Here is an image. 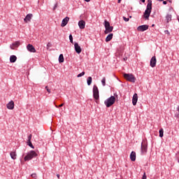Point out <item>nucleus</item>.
<instances>
[{
  "label": "nucleus",
  "instance_id": "f257e3e1",
  "mask_svg": "<svg viewBox=\"0 0 179 179\" xmlns=\"http://www.w3.org/2000/svg\"><path fill=\"white\" fill-rule=\"evenodd\" d=\"M150 13H152V1H150L148 4L146 9L144 12V17L145 19H149V16H150Z\"/></svg>",
  "mask_w": 179,
  "mask_h": 179
},
{
  "label": "nucleus",
  "instance_id": "f03ea898",
  "mask_svg": "<svg viewBox=\"0 0 179 179\" xmlns=\"http://www.w3.org/2000/svg\"><path fill=\"white\" fill-rule=\"evenodd\" d=\"M114 103H115V96H110L109 98L104 101V104L108 108L111 107Z\"/></svg>",
  "mask_w": 179,
  "mask_h": 179
},
{
  "label": "nucleus",
  "instance_id": "7ed1b4c3",
  "mask_svg": "<svg viewBox=\"0 0 179 179\" xmlns=\"http://www.w3.org/2000/svg\"><path fill=\"white\" fill-rule=\"evenodd\" d=\"M124 78H125L127 80H128L129 82H131L132 83H135V80H136L135 76H134L131 73H124Z\"/></svg>",
  "mask_w": 179,
  "mask_h": 179
},
{
  "label": "nucleus",
  "instance_id": "20e7f679",
  "mask_svg": "<svg viewBox=\"0 0 179 179\" xmlns=\"http://www.w3.org/2000/svg\"><path fill=\"white\" fill-rule=\"evenodd\" d=\"M93 97L95 100H99L100 99V96L99 95V88L97 85H94L93 87Z\"/></svg>",
  "mask_w": 179,
  "mask_h": 179
},
{
  "label": "nucleus",
  "instance_id": "39448f33",
  "mask_svg": "<svg viewBox=\"0 0 179 179\" xmlns=\"http://www.w3.org/2000/svg\"><path fill=\"white\" fill-rule=\"evenodd\" d=\"M148 152V145L141 143V155L145 156Z\"/></svg>",
  "mask_w": 179,
  "mask_h": 179
},
{
  "label": "nucleus",
  "instance_id": "423d86ee",
  "mask_svg": "<svg viewBox=\"0 0 179 179\" xmlns=\"http://www.w3.org/2000/svg\"><path fill=\"white\" fill-rule=\"evenodd\" d=\"M148 29H149V25L148 24L141 25L137 27L138 31H146Z\"/></svg>",
  "mask_w": 179,
  "mask_h": 179
},
{
  "label": "nucleus",
  "instance_id": "0eeeda50",
  "mask_svg": "<svg viewBox=\"0 0 179 179\" xmlns=\"http://www.w3.org/2000/svg\"><path fill=\"white\" fill-rule=\"evenodd\" d=\"M156 62H157V60L156 59V56H153L150 62V67L155 68V66H156Z\"/></svg>",
  "mask_w": 179,
  "mask_h": 179
},
{
  "label": "nucleus",
  "instance_id": "6e6552de",
  "mask_svg": "<svg viewBox=\"0 0 179 179\" xmlns=\"http://www.w3.org/2000/svg\"><path fill=\"white\" fill-rule=\"evenodd\" d=\"M74 48H75V51H76V52H77V54H80V52H82V48H80V45H79V43H75Z\"/></svg>",
  "mask_w": 179,
  "mask_h": 179
},
{
  "label": "nucleus",
  "instance_id": "1a4fd4ad",
  "mask_svg": "<svg viewBox=\"0 0 179 179\" xmlns=\"http://www.w3.org/2000/svg\"><path fill=\"white\" fill-rule=\"evenodd\" d=\"M6 107L8 110H13L15 108V102H13V101H10L7 103Z\"/></svg>",
  "mask_w": 179,
  "mask_h": 179
},
{
  "label": "nucleus",
  "instance_id": "9d476101",
  "mask_svg": "<svg viewBox=\"0 0 179 179\" xmlns=\"http://www.w3.org/2000/svg\"><path fill=\"white\" fill-rule=\"evenodd\" d=\"M27 50H28L29 52H36V48L31 44H28L27 45Z\"/></svg>",
  "mask_w": 179,
  "mask_h": 179
},
{
  "label": "nucleus",
  "instance_id": "9b49d317",
  "mask_svg": "<svg viewBox=\"0 0 179 179\" xmlns=\"http://www.w3.org/2000/svg\"><path fill=\"white\" fill-rule=\"evenodd\" d=\"M69 22V17H66L64 18L62 21V27H65L66 24H68V22Z\"/></svg>",
  "mask_w": 179,
  "mask_h": 179
},
{
  "label": "nucleus",
  "instance_id": "f8f14e48",
  "mask_svg": "<svg viewBox=\"0 0 179 179\" xmlns=\"http://www.w3.org/2000/svg\"><path fill=\"white\" fill-rule=\"evenodd\" d=\"M33 17V14H27L24 19V21L25 23H27L28 22H30L31 20V18Z\"/></svg>",
  "mask_w": 179,
  "mask_h": 179
},
{
  "label": "nucleus",
  "instance_id": "ddd939ff",
  "mask_svg": "<svg viewBox=\"0 0 179 179\" xmlns=\"http://www.w3.org/2000/svg\"><path fill=\"white\" fill-rule=\"evenodd\" d=\"M78 26H79V28L81 29H85L86 26V22H85L84 20H80L78 22Z\"/></svg>",
  "mask_w": 179,
  "mask_h": 179
},
{
  "label": "nucleus",
  "instance_id": "4468645a",
  "mask_svg": "<svg viewBox=\"0 0 179 179\" xmlns=\"http://www.w3.org/2000/svg\"><path fill=\"white\" fill-rule=\"evenodd\" d=\"M20 45V41H15V43H12L10 45V48L11 50H15V48H17Z\"/></svg>",
  "mask_w": 179,
  "mask_h": 179
},
{
  "label": "nucleus",
  "instance_id": "2eb2a0df",
  "mask_svg": "<svg viewBox=\"0 0 179 179\" xmlns=\"http://www.w3.org/2000/svg\"><path fill=\"white\" fill-rule=\"evenodd\" d=\"M136 103H138V94L135 93L133 95V98H132V104H133V106H135L136 104Z\"/></svg>",
  "mask_w": 179,
  "mask_h": 179
},
{
  "label": "nucleus",
  "instance_id": "dca6fc26",
  "mask_svg": "<svg viewBox=\"0 0 179 179\" xmlns=\"http://www.w3.org/2000/svg\"><path fill=\"white\" fill-rule=\"evenodd\" d=\"M105 34H108V33H111V31H113V30L114 29V27H106V28H105Z\"/></svg>",
  "mask_w": 179,
  "mask_h": 179
},
{
  "label": "nucleus",
  "instance_id": "f3484780",
  "mask_svg": "<svg viewBox=\"0 0 179 179\" xmlns=\"http://www.w3.org/2000/svg\"><path fill=\"white\" fill-rule=\"evenodd\" d=\"M38 156V151H31L29 152V157H37Z\"/></svg>",
  "mask_w": 179,
  "mask_h": 179
},
{
  "label": "nucleus",
  "instance_id": "a211bd4d",
  "mask_svg": "<svg viewBox=\"0 0 179 179\" xmlns=\"http://www.w3.org/2000/svg\"><path fill=\"white\" fill-rule=\"evenodd\" d=\"M16 59H17V57L15 55H11L10 57V62H11V64L16 62Z\"/></svg>",
  "mask_w": 179,
  "mask_h": 179
},
{
  "label": "nucleus",
  "instance_id": "6ab92c4d",
  "mask_svg": "<svg viewBox=\"0 0 179 179\" xmlns=\"http://www.w3.org/2000/svg\"><path fill=\"white\" fill-rule=\"evenodd\" d=\"M113 34H110L106 36V43H108V41H111V40H113Z\"/></svg>",
  "mask_w": 179,
  "mask_h": 179
},
{
  "label": "nucleus",
  "instance_id": "aec40b11",
  "mask_svg": "<svg viewBox=\"0 0 179 179\" xmlns=\"http://www.w3.org/2000/svg\"><path fill=\"white\" fill-rule=\"evenodd\" d=\"M173 16L171 14H167L166 15V20L167 23H169V22H171V19H172Z\"/></svg>",
  "mask_w": 179,
  "mask_h": 179
},
{
  "label": "nucleus",
  "instance_id": "412c9836",
  "mask_svg": "<svg viewBox=\"0 0 179 179\" xmlns=\"http://www.w3.org/2000/svg\"><path fill=\"white\" fill-rule=\"evenodd\" d=\"M31 157H24V159H21L20 162L21 164H23V163H24V162H29V160H31Z\"/></svg>",
  "mask_w": 179,
  "mask_h": 179
},
{
  "label": "nucleus",
  "instance_id": "4be33fe9",
  "mask_svg": "<svg viewBox=\"0 0 179 179\" xmlns=\"http://www.w3.org/2000/svg\"><path fill=\"white\" fill-rule=\"evenodd\" d=\"M64 61H65V59H64V55L61 54L59 56V64H62V62H64Z\"/></svg>",
  "mask_w": 179,
  "mask_h": 179
},
{
  "label": "nucleus",
  "instance_id": "5701e85b",
  "mask_svg": "<svg viewBox=\"0 0 179 179\" xmlns=\"http://www.w3.org/2000/svg\"><path fill=\"white\" fill-rule=\"evenodd\" d=\"M175 117L179 121V106L177 107V111L175 113Z\"/></svg>",
  "mask_w": 179,
  "mask_h": 179
},
{
  "label": "nucleus",
  "instance_id": "b1692460",
  "mask_svg": "<svg viewBox=\"0 0 179 179\" xmlns=\"http://www.w3.org/2000/svg\"><path fill=\"white\" fill-rule=\"evenodd\" d=\"M92 80H93V78H92V77L90 76L87 78V83L88 86H90V85H92Z\"/></svg>",
  "mask_w": 179,
  "mask_h": 179
},
{
  "label": "nucleus",
  "instance_id": "393cba45",
  "mask_svg": "<svg viewBox=\"0 0 179 179\" xmlns=\"http://www.w3.org/2000/svg\"><path fill=\"white\" fill-rule=\"evenodd\" d=\"M159 138H163L164 130L162 128L159 129Z\"/></svg>",
  "mask_w": 179,
  "mask_h": 179
},
{
  "label": "nucleus",
  "instance_id": "a878e982",
  "mask_svg": "<svg viewBox=\"0 0 179 179\" xmlns=\"http://www.w3.org/2000/svg\"><path fill=\"white\" fill-rule=\"evenodd\" d=\"M104 26H105V29L106 27H110V22L108 21H107V20H105L104 21Z\"/></svg>",
  "mask_w": 179,
  "mask_h": 179
},
{
  "label": "nucleus",
  "instance_id": "bb28decb",
  "mask_svg": "<svg viewBox=\"0 0 179 179\" xmlns=\"http://www.w3.org/2000/svg\"><path fill=\"white\" fill-rule=\"evenodd\" d=\"M130 157H136V152H135V151H132L130 154Z\"/></svg>",
  "mask_w": 179,
  "mask_h": 179
},
{
  "label": "nucleus",
  "instance_id": "cd10ccee",
  "mask_svg": "<svg viewBox=\"0 0 179 179\" xmlns=\"http://www.w3.org/2000/svg\"><path fill=\"white\" fill-rule=\"evenodd\" d=\"M101 84L103 86H106V77H103L101 80Z\"/></svg>",
  "mask_w": 179,
  "mask_h": 179
},
{
  "label": "nucleus",
  "instance_id": "c85d7f7f",
  "mask_svg": "<svg viewBox=\"0 0 179 179\" xmlns=\"http://www.w3.org/2000/svg\"><path fill=\"white\" fill-rule=\"evenodd\" d=\"M10 157H16V152H12L10 153Z\"/></svg>",
  "mask_w": 179,
  "mask_h": 179
},
{
  "label": "nucleus",
  "instance_id": "c756f323",
  "mask_svg": "<svg viewBox=\"0 0 179 179\" xmlns=\"http://www.w3.org/2000/svg\"><path fill=\"white\" fill-rule=\"evenodd\" d=\"M84 75H85V71H83L77 76V78H82V76H84Z\"/></svg>",
  "mask_w": 179,
  "mask_h": 179
},
{
  "label": "nucleus",
  "instance_id": "7c9ffc66",
  "mask_svg": "<svg viewBox=\"0 0 179 179\" xmlns=\"http://www.w3.org/2000/svg\"><path fill=\"white\" fill-rule=\"evenodd\" d=\"M27 144H28V145H29L30 148H31L32 149H34V146L31 143V141H28Z\"/></svg>",
  "mask_w": 179,
  "mask_h": 179
},
{
  "label": "nucleus",
  "instance_id": "2f4dec72",
  "mask_svg": "<svg viewBox=\"0 0 179 179\" xmlns=\"http://www.w3.org/2000/svg\"><path fill=\"white\" fill-rule=\"evenodd\" d=\"M69 40L70 43H73V36H72V34L69 35Z\"/></svg>",
  "mask_w": 179,
  "mask_h": 179
},
{
  "label": "nucleus",
  "instance_id": "473e14b6",
  "mask_svg": "<svg viewBox=\"0 0 179 179\" xmlns=\"http://www.w3.org/2000/svg\"><path fill=\"white\" fill-rule=\"evenodd\" d=\"M31 177H32V178L37 179V173H32Z\"/></svg>",
  "mask_w": 179,
  "mask_h": 179
},
{
  "label": "nucleus",
  "instance_id": "72a5a7b5",
  "mask_svg": "<svg viewBox=\"0 0 179 179\" xmlns=\"http://www.w3.org/2000/svg\"><path fill=\"white\" fill-rule=\"evenodd\" d=\"M31 137H32L31 134H29L28 136V141H27V142H31Z\"/></svg>",
  "mask_w": 179,
  "mask_h": 179
},
{
  "label": "nucleus",
  "instance_id": "f704fd0d",
  "mask_svg": "<svg viewBox=\"0 0 179 179\" xmlns=\"http://www.w3.org/2000/svg\"><path fill=\"white\" fill-rule=\"evenodd\" d=\"M123 20L124 22H129V18H127L126 17H123Z\"/></svg>",
  "mask_w": 179,
  "mask_h": 179
},
{
  "label": "nucleus",
  "instance_id": "c9c22d12",
  "mask_svg": "<svg viewBox=\"0 0 179 179\" xmlns=\"http://www.w3.org/2000/svg\"><path fill=\"white\" fill-rule=\"evenodd\" d=\"M45 89H46V90H47V92H48V93H51V90H50V89L48 88V86H46V87H45Z\"/></svg>",
  "mask_w": 179,
  "mask_h": 179
},
{
  "label": "nucleus",
  "instance_id": "e433bc0d",
  "mask_svg": "<svg viewBox=\"0 0 179 179\" xmlns=\"http://www.w3.org/2000/svg\"><path fill=\"white\" fill-rule=\"evenodd\" d=\"M164 33H165V34H167L168 36H170V31H169V30H165Z\"/></svg>",
  "mask_w": 179,
  "mask_h": 179
},
{
  "label": "nucleus",
  "instance_id": "4c0bfd02",
  "mask_svg": "<svg viewBox=\"0 0 179 179\" xmlns=\"http://www.w3.org/2000/svg\"><path fill=\"white\" fill-rule=\"evenodd\" d=\"M147 178V176H146V173H143V176L142 177V179H146Z\"/></svg>",
  "mask_w": 179,
  "mask_h": 179
},
{
  "label": "nucleus",
  "instance_id": "58836bf2",
  "mask_svg": "<svg viewBox=\"0 0 179 179\" xmlns=\"http://www.w3.org/2000/svg\"><path fill=\"white\" fill-rule=\"evenodd\" d=\"M57 7H58V4L57 3L55 4L53 7V10H55V9H57Z\"/></svg>",
  "mask_w": 179,
  "mask_h": 179
},
{
  "label": "nucleus",
  "instance_id": "ea45409f",
  "mask_svg": "<svg viewBox=\"0 0 179 179\" xmlns=\"http://www.w3.org/2000/svg\"><path fill=\"white\" fill-rule=\"evenodd\" d=\"M131 162H135L136 160V157H130Z\"/></svg>",
  "mask_w": 179,
  "mask_h": 179
},
{
  "label": "nucleus",
  "instance_id": "a19ab883",
  "mask_svg": "<svg viewBox=\"0 0 179 179\" xmlns=\"http://www.w3.org/2000/svg\"><path fill=\"white\" fill-rule=\"evenodd\" d=\"M163 4H164V5H167V1H164H164H163Z\"/></svg>",
  "mask_w": 179,
  "mask_h": 179
},
{
  "label": "nucleus",
  "instance_id": "79ce46f5",
  "mask_svg": "<svg viewBox=\"0 0 179 179\" xmlns=\"http://www.w3.org/2000/svg\"><path fill=\"white\" fill-rule=\"evenodd\" d=\"M59 107H64V103L60 104Z\"/></svg>",
  "mask_w": 179,
  "mask_h": 179
},
{
  "label": "nucleus",
  "instance_id": "37998d69",
  "mask_svg": "<svg viewBox=\"0 0 179 179\" xmlns=\"http://www.w3.org/2000/svg\"><path fill=\"white\" fill-rule=\"evenodd\" d=\"M118 3H121V0H117Z\"/></svg>",
  "mask_w": 179,
  "mask_h": 179
},
{
  "label": "nucleus",
  "instance_id": "c03bdc74",
  "mask_svg": "<svg viewBox=\"0 0 179 179\" xmlns=\"http://www.w3.org/2000/svg\"><path fill=\"white\" fill-rule=\"evenodd\" d=\"M85 2H90V0H85Z\"/></svg>",
  "mask_w": 179,
  "mask_h": 179
},
{
  "label": "nucleus",
  "instance_id": "a18cd8bd",
  "mask_svg": "<svg viewBox=\"0 0 179 179\" xmlns=\"http://www.w3.org/2000/svg\"><path fill=\"white\" fill-rule=\"evenodd\" d=\"M145 0H141V2H143V3H145Z\"/></svg>",
  "mask_w": 179,
  "mask_h": 179
},
{
  "label": "nucleus",
  "instance_id": "49530a36",
  "mask_svg": "<svg viewBox=\"0 0 179 179\" xmlns=\"http://www.w3.org/2000/svg\"><path fill=\"white\" fill-rule=\"evenodd\" d=\"M167 2H170V3H171V0H167Z\"/></svg>",
  "mask_w": 179,
  "mask_h": 179
},
{
  "label": "nucleus",
  "instance_id": "de8ad7c7",
  "mask_svg": "<svg viewBox=\"0 0 179 179\" xmlns=\"http://www.w3.org/2000/svg\"><path fill=\"white\" fill-rule=\"evenodd\" d=\"M57 177L59 178V174H57Z\"/></svg>",
  "mask_w": 179,
  "mask_h": 179
},
{
  "label": "nucleus",
  "instance_id": "09e8293b",
  "mask_svg": "<svg viewBox=\"0 0 179 179\" xmlns=\"http://www.w3.org/2000/svg\"><path fill=\"white\" fill-rule=\"evenodd\" d=\"M55 107H56V108H59V106H55Z\"/></svg>",
  "mask_w": 179,
  "mask_h": 179
},
{
  "label": "nucleus",
  "instance_id": "8fccbe9b",
  "mask_svg": "<svg viewBox=\"0 0 179 179\" xmlns=\"http://www.w3.org/2000/svg\"><path fill=\"white\" fill-rule=\"evenodd\" d=\"M157 1H159V2H162V1H164V0H157Z\"/></svg>",
  "mask_w": 179,
  "mask_h": 179
},
{
  "label": "nucleus",
  "instance_id": "3c124183",
  "mask_svg": "<svg viewBox=\"0 0 179 179\" xmlns=\"http://www.w3.org/2000/svg\"><path fill=\"white\" fill-rule=\"evenodd\" d=\"M177 20H178V22H179V16H177Z\"/></svg>",
  "mask_w": 179,
  "mask_h": 179
},
{
  "label": "nucleus",
  "instance_id": "603ef678",
  "mask_svg": "<svg viewBox=\"0 0 179 179\" xmlns=\"http://www.w3.org/2000/svg\"><path fill=\"white\" fill-rule=\"evenodd\" d=\"M152 27H155V24H152Z\"/></svg>",
  "mask_w": 179,
  "mask_h": 179
},
{
  "label": "nucleus",
  "instance_id": "864d4df0",
  "mask_svg": "<svg viewBox=\"0 0 179 179\" xmlns=\"http://www.w3.org/2000/svg\"><path fill=\"white\" fill-rule=\"evenodd\" d=\"M12 159H13V160H15V159H16V157H12Z\"/></svg>",
  "mask_w": 179,
  "mask_h": 179
},
{
  "label": "nucleus",
  "instance_id": "5fc2aeb1",
  "mask_svg": "<svg viewBox=\"0 0 179 179\" xmlns=\"http://www.w3.org/2000/svg\"><path fill=\"white\" fill-rule=\"evenodd\" d=\"M178 163H179V157L178 158Z\"/></svg>",
  "mask_w": 179,
  "mask_h": 179
},
{
  "label": "nucleus",
  "instance_id": "6e6d98bb",
  "mask_svg": "<svg viewBox=\"0 0 179 179\" xmlns=\"http://www.w3.org/2000/svg\"><path fill=\"white\" fill-rule=\"evenodd\" d=\"M124 61H125V58H124Z\"/></svg>",
  "mask_w": 179,
  "mask_h": 179
},
{
  "label": "nucleus",
  "instance_id": "4d7b16f0",
  "mask_svg": "<svg viewBox=\"0 0 179 179\" xmlns=\"http://www.w3.org/2000/svg\"><path fill=\"white\" fill-rule=\"evenodd\" d=\"M25 157H28V156H25Z\"/></svg>",
  "mask_w": 179,
  "mask_h": 179
},
{
  "label": "nucleus",
  "instance_id": "13d9d810",
  "mask_svg": "<svg viewBox=\"0 0 179 179\" xmlns=\"http://www.w3.org/2000/svg\"><path fill=\"white\" fill-rule=\"evenodd\" d=\"M48 46H50V45L48 44Z\"/></svg>",
  "mask_w": 179,
  "mask_h": 179
},
{
  "label": "nucleus",
  "instance_id": "bf43d9fd",
  "mask_svg": "<svg viewBox=\"0 0 179 179\" xmlns=\"http://www.w3.org/2000/svg\"><path fill=\"white\" fill-rule=\"evenodd\" d=\"M48 46H50V45L48 44Z\"/></svg>",
  "mask_w": 179,
  "mask_h": 179
}]
</instances>
